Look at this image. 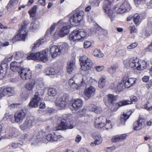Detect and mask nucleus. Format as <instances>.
Wrapping results in <instances>:
<instances>
[{"label":"nucleus","instance_id":"nucleus-1","mask_svg":"<svg viewBox=\"0 0 152 152\" xmlns=\"http://www.w3.org/2000/svg\"><path fill=\"white\" fill-rule=\"evenodd\" d=\"M60 24L62 25V28L59 30H56L53 34V37L55 39H57L69 33V29L71 28L70 25L66 22L59 20L57 23H53L51 25L50 27L47 30L45 35L50 36L55 30L56 26Z\"/></svg>","mask_w":152,"mask_h":152},{"label":"nucleus","instance_id":"nucleus-2","mask_svg":"<svg viewBox=\"0 0 152 152\" xmlns=\"http://www.w3.org/2000/svg\"><path fill=\"white\" fill-rule=\"evenodd\" d=\"M123 63L126 67L131 68L134 69L135 71L140 72L143 70L147 67L148 66L146 61L140 59L135 57L124 60Z\"/></svg>","mask_w":152,"mask_h":152},{"label":"nucleus","instance_id":"nucleus-3","mask_svg":"<svg viewBox=\"0 0 152 152\" xmlns=\"http://www.w3.org/2000/svg\"><path fill=\"white\" fill-rule=\"evenodd\" d=\"M89 33L86 30L79 29L72 31L69 35V39L73 42L84 39L87 38Z\"/></svg>","mask_w":152,"mask_h":152},{"label":"nucleus","instance_id":"nucleus-4","mask_svg":"<svg viewBox=\"0 0 152 152\" xmlns=\"http://www.w3.org/2000/svg\"><path fill=\"white\" fill-rule=\"evenodd\" d=\"M94 125L95 127L98 128H105L108 129L112 128V125L111 121L106 119L103 116H100L95 120Z\"/></svg>","mask_w":152,"mask_h":152},{"label":"nucleus","instance_id":"nucleus-5","mask_svg":"<svg viewBox=\"0 0 152 152\" xmlns=\"http://www.w3.org/2000/svg\"><path fill=\"white\" fill-rule=\"evenodd\" d=\"M83 12L82 11H75L70 13L64 19V21L67 18H69L70 24L73 26H76L82 19Z\"/></svg>","mask_w":152,"mask_h":152},{"label":"nucleus","instance_id":"nucleus-6","mask_svg":"<svg viewBox=\"0 0 152 152\" xmlns=\"http://www.w3.org/2000/svg\"><path fill=\"white\" fill-rule=\"evenodd\" d=\"M26 112V111L25 108H23L19 111L17 112L14 115L15 121L12 120L13 116L11 115H5V116L4 119V120L8 119L12 123L15 121L17 123H20L23 121L25 118Z\"/></svg>","mask_w":152,"mask_h":152},{"label":"nucleus","instance_id":"nucleus-7","mask_svg":"<svg viewBox=\"0 0 152 152\" xmlns=\"http://www.w3.org/2000/svg\"><path fill=\"white\" fill-rule=\"evenodd\" d=\"M4 134H5V137L10 139L17 137L19 133L15 129L10 127H7L3 129L2 126L0 124V140L1 139L2 136Z\"/></svg>","mask_w":152,"mask_h":152},{"label":"nucleus","instance_id":"nucleus-8","mask_svg":"<svg viewBox=\"0 0 152 152\" xmlns=\"http://www.w3.org/2000/svg\"><path fill=\"white\" fill-rule=\"evenodd\" d=\"M42 133L41 131H37L35 133L30 135H28L27 134H25L23 136L22 139L23 142H27L30 141L32 145H36L40 142L39 138V135Z\"/></svg>","mask_w":152,"mask_h":152},{"label":"nucleus","instance_id":"nucleus-9","mask_svg":"<svg viewBox=\"0 0 152 152\" xmlns=\"http://www.w3.org/2000/svg\"><path fill=\"white\" fill-rule=\"evenodd\" d=\"M42 133L40 134L39 137V142L47 143L48 142H55L60 140L62 138V137L58 134L57 132H52L51 133L48 134L45 137H43L42 136Z\"/></svg>","mask_w":152,"mask_h":152},{"label":"nucleus","instance_id":"nucleus-10","mask_svg":"<svg viewBox=\"0 0 152 152\" xmlns=\"http://www.w3.org/2000/svg\"><path fill=\"white\" fill-rule=\"evenodd\" d=\"M68 45L66 43L60 45H53L50 47V53L53 58L60 55L62 51L67 49Z\"/></svg>","mask_w":152,"mask_h":152},{"label":"nucleus","instance_id":"nucleus-11","mask_svg":"<svg viewBox=\"0 0 152 152\" xmlns=\"http://www.w3.org/2000/svg\"><path fill=\"white\" fill-rule=\"evenodd\" d=\"M28 30L26 24H23L20 29L19 30L18 34L13 38L12 41L14 43L19 40L25 41L27 37Z\"/></svg>","mask_w":152,"mask_h":152},{"label":"nucleus","instance_id":"nucleus-12","mask_svg":"<svg viewBox=\"0 0 152 152\" xmlns=\"http://www.w3.org/2000/svg\"><path fill=\"white\" fill-rule=\"evenodd\" d=\"M81 68L82 70L86 71L92 67L93 63L92 61L86 56L81 57L79 59Z\"/></svg>","mask_w":152,"mask_h":152},{"label":"nucleus","instance_id":"nucleus-13","mask_svg":"<svg viewBox=\"0 0 152 152\" xmlns=\"http://www.w3.org/2000/svg\"><path fill=\"white\" fill-rule=\"evenodd\" d=\"M35 124V118L32 116H29L23 124L20 125V129L25 131H28Z\"/></svg>","mask_w":152,"mask_h":152},{"label":"nucleus","instance_id":"nucleus-14","mask_svg":"<svg viewBox=\"0 0 152 152\" xmlns=\"http://www.w3.org/2000/svg\"><path fill=\"white\" fill-rule=\"evenodd\" d=\"M14 89L13 87H0V100L6 96L12 95L14 93Z\"/></svg>","mask_w":152,"mask_h":152},{"label":"nucleus","instance_id":"nucleus-15","mask_svg":"<svg viewBox=\"0 0 152 152\" xmlns=\"http://www.w3.org/2000/svg\"><path fill=\"white\" fill-rule=\"evenodd\" d=\"M122 80L124 83V87L127 88L134 86L136 83V78H129L127 75H124L122 78Z\"/></svg>","mask_w":152,"mask_h":152},{"label":"nucleus","instance_id":"nucleus-16","mask_svg":"<svg viewBox=\"0 0 152 152\" xmlns=\"http://www.w3.org/2000/svg\"><path fill=\"white\" fill-rule=\"evenodd\" d=\"M56 106L57 109L59 110L64 109L69 103H67V101L65 98L61 97L57 98L55 102Z\"/></svg>","mask_w":152,"mask_h":152},{"label":"nucleus","instance_id":"nucleus-17","mask_svg":"<svg viewBox=\"0 0 152 152\" xmlns=\"http://www.w3.org/2000/svg\"><path fill=\"white\" fill-rule=\"evenodd\" d=\"M18 73L21 78L23 80L31 79V71L29 69L23 68Z\"/></svg>","mask_w":152,"mask_h":152},{"label":"nucleus","instance_id":"nucleus-18","mask_svg":"<svg viewBox=\"0 0 152 152\" xmlns=\"http://www.w3.org/2000/svg\"><path fill=\"white\" fill-rule=\"evenodd\" d=\"M74 127L75 125L73 124V122L66 123V120L64 119L62 120L60 124L58 125V126H57L56 130H59L67 129H71Z\"/></svg>","mask_w":152,"mask_h":152},{"label":"nucleus","instance_id":"nucleus-19","mask_svg":"<svg viewBox=\"0 0 152 152\" xmlns=\"http://www.w3.org/2000/svg\"><path fill=\"white\" fill-rule=\"evenodd\" d=\"M131 9L130 5L127 0H125L120 6L117 10L119 13H124L129 11Z\"/></svg>","mask_w":152,"mask_h":152},{"label":"nucleus","instance_id":"nucleus-20","mask_svg":"<svg viewBox=\"0 0 152 152\" xmlns=\"http://www.w3.org/2000/svg\"><path fill=\"white\" fill-rule=\"evenodd\" d=\"M83 101L80 99L75 100L74 102L71 104L69 103L68 106L72 110L77 111L80 109L83 105Z\"/></svg>","mask_w":152,"mask_h":152},{"label":"nucleus","instance_id":"nucleus-21","mask_svg":"<svg viewBox=\"0 0 152 152\" xmlns=\"http://www.w3.org/2000/svg\"><path fill=\"white\" fill-rule=\"evenodd\" d=\"M78 75H75L73 77L70 79L68 81V85L70 89L72 91H76L78 90L81 87L80 84L75 83V79L77 77H78Z\"/></svg>","mask_w":152,"mask_h":152},{"label":"nucleus","instance_id":"nucleus-22","mask_svg":"<svg viewBox=\"0 0 152 152\" xmlns=\"http://www.w3.org/2000/svg\"><path fill=\"white\" fill-rule=\"evenodd\" d=\"M130 99L131 101L125 100L117 103L115 104V106L117 107L116 109V110H117L119 107L131 104L132 103V101L136 102L137 100V97L134 96H131Z\"/></svg>","mask_w":152,"mask_h":152},{"label":"nucleus","instance_id":"nucleus-23","mask_svg":"<svg viewBox=\"0 0 152 152\" xmlns=\"http://www.w3.org/2000/svg\"><path fill=\"white\" fill-rule=\"evenodd\" d=\"M39 96V94L38 92H37L35 93L34 97L28 104L29 107H38V103L41 100Z\"/></svg>","mask_w":152,"mask_h":152},{"label":"nucleus","instance_id":"nucleus-24","mask_svg":"<svg viewBox=\"0 0 152 152\" xmlns=\"http://www.w3.org/2000/svg\"><path fill=\"white\" fill-rule=\"evenodd\" d=\"M59 72L57 69H55L53 67L46 68L44 71V73L46 75L50 76L51 77H54L56 76Z\"/></svg>","mask_w":152,"mask_h":152},{"label":"nucleus","instance_id":"nucleus-25","mask_svg":"<svg viewBox=\"0 0 152 152\" xmlns=\"http://www.w3.org/2000/svg\"><path fill=\"white\" fill-rule=\"evenodd\" d=\"M117 96L113 94H109L104 96L103 100L105 104L107 105L109 103L113 104L117 100Z\"/></svg>","mask_w":152,"mask_h":152},{"label":"nucleus","instance_id":"nucleus-26","mask_svg":"<svg viewBox=\"0 0 152 152\" xmlns=\"http://www.w3.org/2000/svg\"><path fill=\"white\" fill-rule=\"evenodd\" d=\"M95 31L96 32V36L97 37L100 39H102L107 34V31L106 30L103 29L101 28L96 24L95 26Z\"/></svg>","mask_w":152,"mask_h":152},{"label":"nucleus","instance_id":"nucleus-27","mask_svg":"<svg viewBox=\"0 0 152 152\" xmlns=\"http://www.w3.org/2000/svg\"><path fill=\"white\" fill-rule=\"evenodd\" d=\"M96 89L92 86H90L86 88L84 91V95L88 99L93 96L95 93Z\"/></svg>","mask_w":152,"mask_h":152},{"label":"nucleus","instance_id":"nucleus-28","mask_svg":"<svg viewBox=\"0 0 152 152\" xmlns=\"http://www.w3.org/2000/svg\"><path fill=\"white\" fill-rule=\"evenodd\" d=\"M21 62L15 61L12 62L10 64V69L13 72L19 73V72L23 68L21 66Z\"/></svg>","mask_w":152,"mask_h":152},{"label":"nucleus","instance_id":"nucleus-29","mask_svg":"<svg viewBox=\"0 0 152 152\" xmlns=\"http://www.w3.org/2000/svg\"><path fill=\"white\" fill-rule=\"evenodd\" d=\"M145 125L144 121L142 119H140L135 122L133 124V129L135 130H138L141 129Z\"/></svg>","mask_w":152,"mask_h":152},{"label":"nucleus","instance_id":"nucleus-30","mask_svg":"<svg viewBox=\"0 0 152 152\" xmlns=\"http://www.w3.org/2000/svg\"><path fill=\"white\" fill-rule=\"evenodd\" d=\"M103 9L104 12L106 13L107 15L111 18V20H113V19L111 18L113 11L112 10L110 9V5L104 3L103 6Z\"/></svg>","mask_w":152,"mask_h":152},{"label":"nucleus","instance_id":"nucleus-31","mask_svg":"<svg viewBox=\"0 0 152 152\" xmlns=\"http://www.w3.org/2000/svg\"><path fill=\"white\" fill-rule=\"evenodd\" d=\"M94 141L92 142L90 144L91 146L93 147L96 145H99L101 143L102 139L100 135L97 134H96L94 137Z\"/></svg>","mask_w":152,"mask_h":152},{"label":"nucleus","instance_id":"nucleus-32","mask_svg":"<svg viewBox=\"0 0 152 152\" xmlns=\"http://www.w3.org/2000/svg\"><path fill=\"white\" fill-rule=\"evenodd\" d=\"M75 63V61L74 60H70L68 63L67 68V71L69 74H70L74 72L76 69Z\"/></svg>","mask_w":152,"mask_h":152},{"label":"nucleus","instance_id":"nucleus-33","mask_svg":"<svg viewBox=\"0 0 152 152\" xmlns=\"http://www.w3.org/2000/svg\"><path fill=\"white\" fill-rule=\"evenodd\" d=\"M8 67V64L4 61L0 65V79L4 76L5 72Z\"/></svg>","mask_w":152,"mask_h":152},{"label":"nucleus","instance_id":"nucleus-34","mask_svg":"<svg viewBox=\"0 0 152 152\" xmlns=\"http://www.w3.org/2000/svg\"><path fill=\"white\" fill-rule=\"evenodd\" d=\"M36 83L35 79H32L30 80V81L27 83L25 84L24 87L26 90L29 91H32L34 87V85Z\"/></svg>","mask_w":152,"mask_h":152},{"label":"nucleus","instance_id":"nucleus-35","mask_svg":"<svg viewBox=\"0 0 152 152\" xmlns=\"http://www.w3.org/2000/svg\"><path fill=\"white\" fill-rule=\"evenodd\" d=\"M132 113V112L130 110H128L127 112L123 113L121 115V124H125V121L129 118Z\"/></svg>","mask_w":152,"mask_h":152},{"label":"nucleus","instance_id":"nucleus-36","mask_svg":"<svg viewBox=\"0 0 152 152\" xmlns=\"http://www.w3.org/2000/svg\"><path fill=\"white\" fill-rule=\"evenodd\" d=\"M46 42L45 38H41L36 41L34 44H32L30 47L32 50H34L39 47L41 45L43 44Z\"/></svg>","mask_w":152,"mask_h":152},{"label":"nucleus","instance_id":"nucleus-37","mask_svg":"<svg viewBox=\"0 0 152 152\" xmlns=\"http://www.w3.org/2000/svg\"><path fill=\"white\" fill-rule=\"evenodd\" d=\"M112 89L116 91L120 92L124 88L121 82H115L111 86Z\"/></svg>","mask_w":152,"mask_h":152},{"label":"nucleus","instance_id":"nucleus-38","mask_svg":"<svg viewBox=\"0 0 152 152\" xmlns=\"http://www.w3.org/2000/svg\"><path fill=\"white\" fill-rule=\"evenodd\" d=\"M90 111L96 113H100L102 111V108L99 107L94 104H91L89 107Z\"/></svg>","mask_w":152,"mask_h":152},{"label":"nucleus","instance_id":"nucleus-39","mask_svg":"<svg viewBox=\"0 0 152 152\" xmlns=\"http://www.w3.org/2000/svg\"><path fill=\"white\" fill-rule=\"evenodd\" d=\"M38 60L39 61L45 62L47 60L46 57V53L45 51H42L40 52H38Z\"/></svg>","mask_w":152,"mask_h":152},{"label":"nucleus","instance_id":"nucleus-40","mask_svg":"<svg viewBox=\"0 0 152 152\" xmlns=\"http://www.w3.org/2000/svg\"><path fill=\"white\" fill-rule=\"evenodd\" d=\"M23 143H19L13 142H12L10 145H9L7 147V149L6 151V152H12L11 148H10V147L13 149L19 147L20 145H22Z\"/></svg>","mask_w":152,"mask_h":152},{"label":"nucleus","instance_id":"nucleus-41","mask_svg":"<svg viewBox=\"0 0 152 152\" xmlns=\"http://www.w3.org/2000/svg\"><path fill=\"white\" fill-rule=\"evenodd\" d=\"M106 77L105 76H102L99 79L98 82V86L101 88L104 87L106 83Z\"/></svg>","mask_w":152,"mask_h":152},{"label":"nucleus","instance_id":"nucleus-42","mask_svg":"<svg viewBox=\"0 0 152 152\" xmlns=\"http://www.w3.org/2000/svg\"><path fill=\"white\" fill-rule=\"evenodd\" d=\"M92 79L90 77H88L86 76L83 77L80 85L81 87L84 86L90 82V80Z\"/></svg>","mask_w":152,"mask_h":152},{"label":"nucleus","instance_id":"nucleus-43","mask_svg":"<svg viewBox=\"0 0 152 152\" xmlns=\"http://www.w3.org/2000/svg\"><path fill=\"white\" fill-rule=\"evenodd\" d=\"M39 27V23L37 20H35L30 25V29L32 31L38 29Z\"/></svg>","mask_w":152,"mask_h":152},{"label":"nucleus","instance_id":"nucleus-44","mask_svg":"<svg viewBox=\"0 0 152 152\" xmlns=\"http://www.w3.org/2000/svg\"><path fill=\"white\" fill-rule=\"evenodd\" d=\"M19 0H10L6 6L8 10L16 5L18 3Z\"/></svg>","mask_w":152,"mask_h":152},{"label":"nucleus","instance_id":"nucleus-45","mask_svg":"<svg viewBox=\"0 0 152 152\" xmlns=\"http://www.w3.org/2000/svg\"><path fill=\"white\" fill-rule=\"evenodd\" d=\"M93 54L94 56L98 58H102L104 56L103 53H102L100 50L97 49L94 50Z\"/></svg>","mask_w":152,"mask_h":152},{"label":"nucleus","instance_id":"nucleus-46","mask_svg":"<svg viewBox=\"0 0 152 152\" xmlns=\"http://www.w3.org/2000/svg\"><path fill=\"white\" fill-rule=\"evenodd\" d=\"M38 52L36 53H31L27 56L28 60H38Z\"/></svg>","mask_w":152,"mask_h":152},{"label":"nucleus","instance_id":"nucleus-47","mask_svg":"<svg viewBox=\"0 0 152 152\" xmlns=\"http://www.w3.org/2000/svg\"><path fill=\"white\" fill-rule=\"evenodd\" d=\"M24 53L22 51H18L14 53V58L16 60L20 59L23 56Z\"/></svg>","mask_w":152,"mask_h":152},{"label":"nucleus","instance_id":"nucleus-48","mask_svg":"<svg viewBox=\"0 0 152 152\" xmlns=\"http://www.w3.org/2000/svg\"><path fill=\"white\" fill-rule=\"evenodd\" d=\"M48 92L49 95L53 96H55L57 94L56 89L53 88H49Z\"/></svg>","mask_w":152,"mask_h":152},{"label":"nucleus","instance_id":"nucleus-49","mask_svg":"<svg viewBox=\"0 0 152 152\" xmlns=\"http://www.w3.org/2000/svg\"><path fill=\"white\" fill-rule=\"evenodd\" d=\"M117 66L115 65H113L110 66L108 69V72L110 74L113 75L115 72Z\"/></svg>","mask_w":152,"mask_h":152},{"label":"nucleus","instance_id":"nucleus-50","mask_svg":"<svg viewBox=\"0 0 152 152\" xmlns=\"http://www.w3.org/2000/svg\"><path fill=\"white\" fill-rule=\"evenodd\" d=\"M133 19L134 23L137 25H138L140 23L141 21L140 19V17L137 14L134 15Z\"/></svg>","mask_w":152,"mask_h":152},{"label":"nucleus","instance_id":"nucleus-51","mask_svg":"<svg viewBox=\"0 0 152 152\" xmlns=\"http://www.w3.org/2000/svg\"><path fill=\"white\" fill-rule=\"evenodd\" d=\"M151 103L150 101H148L147 102L142 106V107L148 111L152 110V107L150 106Z\"/></svg>","mask_w":152,"mask_h":152},{"label":"nucleus","instance_id":"nucleus-52","mask_svg":"<svg viewBox=\"0 0 152 152\" xmlns=\"http://www.w3.org/2000/svg\"><path fill=\"white\" fill-rule=\"evenodd\" d=\"M37 6H34L29 11V13L30 16L31 17H34L35 15L37 10Z\"/></svg>","mask_w":152,"mask_h":152},{"label":"nucleus","instance_id":"nucleus-53","mask_svg":"<svg viewBox=\"0 0 152 152\" xmlns=\"http://www.w3.org/2000/svg\"><path fill=\"white\" fill-rule=\"evenodd\" d=\"M87 110L85 108H83L81 111H80L78 113V115L80 117L83 116H86L87 114L86 113L88 112Z\"/></svg>","mask_w":152,"mask_h":152},{"label":"nucleus","instance_id":"nucleus-54","mask_svg":"<svg viewBox=\"0 0 152 152\" xmlns=\"http://www.w3.org/2000/svg\"><path fill=\"white\" fill-rule=\"evenodd\" d=\"M99 1L98 0H94L91 2V5L92 7H96L99 6Z\"/></svg>","mask_w":152,"mask_h":152},{"label":"nucleus","instance_id":"nucleus-55","mask_svg":"<svg viewBox=\"0 0 152 152\" xmlns=\"http://www.w3.org/2000/svg\"><path fill=\"white\" fill-rule=\"evenodd\" d=\"M94 69L96 71L98 72L102 71L104 69V66H94Z\"/></svg>","mask_w":152,"mask_h":152},{"label":"nucleus","instance_id":"nucleus-56","mask_svg":"<svg viewBox=\"0 0 152 152\" xmlns=\"http://www.w3.org/2000/svg\"><path fill=\"white\" fill-rule=\"evenodd\" d=\"M54 111V110L52 108H48L46 109L45 111V113L46 114L50 115L52 114Z\"/></svg>","mask_w":152,"mask_h":152},{"label":"nucleus","instance_id":"nucleus-57","mask_svg":"<svg viewBox=\"0 0 152 152\" xmlns=\"http://www.w3.org/2000/svg\"><path fill=\"white\" fill-rule=\"evenodd\" d=\"M138 44L137 42H134L132 43L130 45L128 46L127 48L128 50H130L131 49H133L135 48L137 46Z\"/></svg>","mask_w":152,"mask_h":152},{"label":"nucleus","instance_id":"nucleus-58","mask_svg":"<svg viewBox=\"0 0 152 152\" xmlns=\"http://www.w3.org/2000/svg\"><path fill=\"white\" fill-rule=\"evenodd\" d=\"M20 104H9L8 107L9 109H12L15 108H18L19 107Z\"/></svg>","mask_w":152,"mask_h":152},{"label":"nucleus","instance_id":"nucleus-59","mask_svg":"<svg viewBox=\"0 0 152 152\" xmlns=\"http://www.w3.org/2000/svg\"><path fill=\"white\" fill-rule=\"evenodd\" d=\"M91 43L90 42L88 41H84V48H87L90 47L91 45Z\"/></svg>","mask_w":152,"mask_h":152},{"label":"nucleus","instance_id":"nucleus-60","mask_svg":"<svg viewBox=\"0 0 152 152\" xmlns=\"http://www.w3.org/2000/svg\"><path fill=\"white\" fill-rule=\"evenodd\" d=\"M152 33V28H148L146 31L145 35L146 36H149Z\"/></svg>","mask_w":152,"mask_h":152},{"label":"nucleus","instance_id":"nucleus-61","mask_svg":"<svg viewBox=\"0 0 152 152\" xmlns=\"http://www.w3.org/2000/svg\"><path fill=\"white\" fill-rule=\"evenodd\" d=\"M13 55L10 54L7 57L4 59V61L5 62H8L10 61L13 58Z\"/></svg>","mask_w":152,"mask_h":152},{"label":"nucleus","instance_id":"nucleus-62","mask_svg":"<svg viewBox=\"0 0 152 152\" xmlns=\"http://www.w3.org/2000/svg\"><path fill=\"white\" fill-rule=\"evenodd\" d=\"M115 149V147L114 146H113L111 147H108L106 148L105 150L108 152H113Z\"/></svg>","mask_w":152,"mask_h":152},{"label":"nucleus","instance_id":"nucleus-63","mask_svg":"<svg viewBox=\"0 0 152 152\" xmlns=\"http://www.w3.org/2000/svg\"><path fill=\"white\" fill-rule=\"evenodd\" d=\"M82 139L81 136L79 134L76 135L75 138V142L77 143H79Z\"/></svg>","mask_w":152,"mask_h":152},{"label":"nucleus","instance_id":"nucleus-64","mask_svg":"<svg viewBox=\"0 0 152 152\" xmlns=\"http://www.w3.org/2000/svg\"><path fill=\"white\" fill-rule=\"evenodd\" d=\"M118 135L113 136L112 138V141L114 142H116L120 141Z\"/></svg>","mask_w":152,"mask_h":152}]
</instances>
